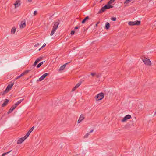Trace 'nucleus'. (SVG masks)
I'll return each instance as SVG.
<instances>
[{
	"label": "nucleus",
	"instance_id": "1",
	"mask_svg": "<svg viewBox=\"0 0 156 156\" xmlns=\"http://www.w3.org/2000/svg\"><path fill=\"white\" fill-rule=\"evenodd\" d=\"M104 94L102 92H101L96 95L95 97V98L96 99H98L96 100L97 101H98L102 100L104 98Z\"/></svg>",
	"mask_w": 156,
	"mask_h": 156
},
{
	"label": "nucleus",
	"instance_id": "2",
	"mask_svg": "<svg viewBox=\"0 0 156 156\" xmlns=\"http://www.w3.org/2000/svg\"><path fill=\"white\" fill-rule=\"evenodd\" d=\"M111 7H112L111 6H108L107 5H106L103 7H102L101 8V9L98 12V13H102L105 11L106 9L111 8Z\"/></svg>",
	"mask_w": 156,
	"mask_h": 156
},
{
	"label": "nucleus",
	"instance_id": "3",
	"mask_svg": "<svg viewBox=\"0 0 156 156\" xmlns=\"http://www.w3.org/2000/svg\"><path fill=\"white\" fill-rule=\"evenodd\" d=\"M111 7H112L111 6H108L107 5H106L103 7H102L101 8V9L98 12V13H102L105 11L106 9L111 8Z\"/></svg>",
	"mask_w": 156,
	"mask_h": 156
},
{
	"label": "nucleus",
	"instance_id": "4",
	"mask_svg": "<svg viewBox=\"0 0 156 156\" xmlns=\"http://www.w3.org/2000/svg\"><path fill=\"white\" fill-rule=\"evenodd\" d=\"M142 60L146 65L150 66L151 64L150 60L148 58H143Z\"/></svg>",
	"mask_w": 156,
	"mask_h": 156
},
{
	"label": "nucleus",
	"instance_id": "5",
	"mask_svg": "<svg viewBox=\"0 0 156 156\" xmlns=\"http://www.w3.org/2000/svg\"><path fill=\"white\" fill-rule=\"evenodd\" d=\"M140 21H136L134 22L130 21L129 22L128 24L129 25H138L140 24Z\"/></svg>",
	"mask_w": 156,
	"mask_h": 156
},
{
	"label": "nucleus",
	"instance_id": "6",
	"mask_svg": "<svg viewBox=\"0 0 156 156\" xmlns=\"http://www.w3.org/2000/svg\"><path fill=\"white\" fill-rule=\"evenodd\" d=\"M27 138L25 135L23 137L20 138L17 141V144H21Z\"/></svg>",
	"mask_w": 156,
	"mask_h": 156
},
{
	"label": "nucleus",
	"instance_id": "7",
	"mask_svg": "<svg viewBox=\"0 0 156 156\" xmlns=\"http://www.w3.org/2000/svg\"><path fill=\"white\" fill-rule=\"evenodd\" d=\"M131 117V115H127L124 117V118L122 120V122H124L126 120L130 119Z\"/></svg>",
	"mask_w": 156,
	"mask_h": 156
},
{
	"label": "nucleus",
	"instance_id": "8",
	"mask_svg": "<svg viewBox=\"0 0 156 156\" xmlns=\"http://www.w3.org/2000/svg\"><path fill=\"white\" fill-rule=\"evenodd\" d=\"M30 71V70H26L23 73H22L19 76H18L17 78H16V80L20 78V77L26 75Z\"/></svg>",
	"mask_w": 156,
	"mask_h": 156
},
{
	"label": "nucleus",
	"instance_id": "9",
	"mask_svg": "<svg viewBox=\"0 0 156 156\" xmlns=\"http://www.w3.org/2000/svg\"><path fill=\"white\" fill-rule=\"evenodd\" d=\"M20 0H16L14 4V5H15V8H16L20 5Z\"/></svg>",
	"mask_w": 156,
	"mask_h": 156
},
{
	"label": "nucleus",
	"instance_id": "10",
	"mask_svg": "<svg viewBox=\"0 0 156 156\" xmlns=\"http://www.w3.org/2000/svg\"><path fill=\"white\" fill-rule=\"evenodd\" d=\"M48 75V73H46L45 74H44L38 80H37V81H41L42 80H43V79H44Z\"/></svg>",
	"mask_w": 156,
	"mask_h": 156
},
{
	"label": "nucleus",
	"instance_id": "11",
	"mask_svg": "<svg viewBox=\"0 0 156 156\" xmlns=\"http://www.w3.org/2000/svg\"><path fill=\"white\" fill-rule=\"evenodd\" d=\"M14 84L13 83H11V84H9L6 89L5 90V91H9L12 88Z\"/></svg>",
	"mask_w": 156,
	"mask_h": 156
},
{
	"label": "nucleus",
	"instance_id": "12",
	"mask_svg": "<svg viewBox=\"0 0 156 156\" xmlns=\"http://www.w3.org/2000/svg\"><path fill=\"white\" fill-rule=\"evenodd\" d=\"M84 119V115L83 114H81L80 117H79V118L78 121V123H79L81 122L83 120V119Z\"/></svg>",
	"mask_w": 156,
	"mask_h": 156
},
{
	"label": "nucleus",
	"instance_id": "13",
	"mask_svg": "<svg viewBox=\"0 0 156 156\" xmlns=\"http://www.w3.org/2000/svg\"><path fill=\"white\" fill-rule=\"evenodd\" d=\"M16 106L15 104L12 105L9 110L8 112V113L9 114L11 113L16 108Z\"/></svg>",
	"mask_w": 156,
	"mask_h": 156
},
{
	"label": "nucleus",
	"instance_id": "14",
	"mask_svg": "<svg viewBox=\"0 0 156 156\" xmlns=\"http://www.w3.org/2000/svg\"><path fill=\"white\" fill-rule=\"evenodd\" d=\"M34 129V126L32 127L27 132L25 136L27 138Z\"/></svg>",
	"mask_w": 156,
	"mask_h": 156
},
{
	"label": "nucleus",
	"instance_id": "15",
	"mask_svg": "<svg viewBox=\"0 0 156 156\" xmlns=\"http://www.w3.org/2000/svg\"><path fill=\"white\" fill-rule=\"evenodd\" d=\"M70 63V62L66 63L64 65H63L62 66H61L59 69V71L63 70L65 68L66 65L67 64H68V63Z\"/></svg>",
	"mask_w": 156,
	"mask_h": 156
},
{
	"label": "nucleus",
	"instance_id": "16",
	"mask_svg": "<svg viewBox=\"0 0 156 156\" xmlns=\"http://www.w3.org/2000/svg\"><path fill=\"white\" fill-rule=\"evenodd\" d=\"M26 26L25 22L22 21L20 25V28H24Z\"/></svg>",
	"mask_w": 156,
	"mask_h": 156
},
{
	"label": "nucleus",
	"instance_id": "17",
	"mask_svg": "<svg viewBox=\"0 0 156 156\" xmlns=\"http://www.w3.org/2000/svg\"><path fill=\"white\" fill-rule=\"evenodd\" d=\"M9 101V100L8 99H6L4 103L2 105V107H4L5 106L7 105Z\"/></svg>",
	"mask_w": 156,
	"mask_h": 156
},
{
	"label": "nucleus",
	"instance_id": "18",
	"mask_svg": "<svg viewBox=\"0 0 156 156\" xmlns=\"http://www.w3.org/2000/svg\"><path fill=\"white\" fill-rule=\"evenodd\" d=\"M59 23L58 22H55L54 23V24L53 27V28H55L56 29H57Z\"/></svg>",
	"mask_w": 156,
	"mask_h": 156
},
{
	"label": "nucleus",
	"instance_id": "19",
	"mask_svg": "<svg viewBox=\"0 0 156 156\" xmlns=\"http://www.w3.org/2000/svg\"><path fill=\"white\" fill-rule=\"evenodd\" d=\"M89 19V17L88 16H86L82 21V24L84 23L85 22Z\"/></svg>",
	"mask_w": 156,
	"mask_h": 156
},
{
	"label": "nucleus",
	"instance_id": "20",
	"mask_svg": "<svg viewBox=\"0 0 156 156\" xmlns=\"http://www.w3.org/2000/svg\"><path fill=\"white\" fill-rule=\"evenodd\" d=\"M24 100V99H23L20 100L18 101L16 103L15 105L16 106H17L18 105L20 104Z\"/></svg>",
	"mask_w": 156,
	"mask_h": 156
},
{
	"label": "nucleus",
	"instance_id": "21",
	"mask_svg": "<svg viewBox=\"0 0 156 156\" xmlns=\"http://www.w3.org/2000/svg\"><path fill=\"white\" fill-rule=\"evenodd\" d=\"M110 25L109 23L107 22L105 24V28L108 30L109 28Z\"/></svg>",
	"mask_w": 156,
	"mask_h": 156
},
{
	"label": "nucleus",
	"instance_id": "22",
	"mask_svg": "<svg viewBox=\"0 0 156 156\" xmlns=\"http://www.w3.org/2000/svg\"><path fill=\"white\" fill-rule=\"evenodd\" d=\"M56 30V29L55 28H53L50 34V35L51 36H52L54 34Z\"/></svg>",
	"mask_w": 156,
	"mask_h": 156
},
{
	"label": "nucleus",
	"instance_id": "23",
	"mask_svg": "<svg viewBox=\"0 0 156 156\" xmlns=\"http://www.w3.org/2000/svg\"><path fill=\"white\" fill-rule=\"evenodd\" d=\"M113 1H111V0H110L108 2V3L107 4H106L108 6H111V7H111V8H112L113 7V6H112L110 4H111L112 2H113Z\"/></svg>",
	"mask_w": 156,
	"mask_h": 156
},
{
	"label": "nucleus",
	"instance_id": "24",
	"mask_svg": "<svg viewBox=\"0 0 156 156\" xmlns=\"http://www.w3.org/2000/svg\"><path fill=\"white\" fill-rule=\"evenodd\" d=\"M16 28L15 27H13L11 30V33L12 34H14L16 32Z\"/></svg>",
	"mask_w": 156,
	"mask_h": 156
},
{
	"label": "nucleus",
	"instance_id": "25",
	"mask_svg": "<svg viewBox=\"0 0 156 156\" xmlns=\"http://www.w3.org/2000/svg\"><path fill=\"white\" fill-rule=\"evenodd\" d=\"M43 62H40V63H39V64H38L37 66V68H39L40 67H41V66L43 64Z\"/></svg>",
	"mask_w": 156,
	"mask_h": 156
},
{
	"label": "nucleus",
	"instance_id": "26",
	"mask_svg": "<svg viewBox=\"0 0 156 156\" xmlns=\"http://www.w3.org/2000/svg\"><path fill=\"white\" fill-rule=\"evenodd\" d=\"M12 151V150L9 151L8 152H7L6 153H3L2 154V155H1V156H5L6 155V154H9V153H10V152H11Z\"/></svg>",
	"mask_w": 156,
	"mask_h": 156
},
{
	"label": "nucleus",
	"instance_id": "27",
	"mask_svg": "<svg viewBox=\"0 0 156 156\" xmlns=\"http://www.w3.org/2000/svg\"><path fill=\"white\" fill-rule=\"evenodd\" d=\"M81 82H80L77 84L75 86L77 88L81 84Z\"/></svg>",
	"mask_w": 156,
	"mask_h": 156
},
{
	"label": "nucleus",
	"instance_id": "28",
	"mask_svg": "<svg viewBox=\"0 0 156 156\" xmlns=\"http://www.w3.org/2000/svg\"><path fill=\"white\" fill-rule=\"evenodd\" d=\"M8 91H5V90L3 92H1L0 93V95H4L6 93L8 92Z\"/></svg>",
	"mask_w": 156,
	"mask_h": 156
},
{
	"label": "nucleus",
	"instance_id": "29",
	"mask_svg": "<svg viewBox=\"0 0 156 156\" xmlns=\"http://www.w3.org/2000/svg\"><path fill=\"white\" fill-rule=\"evenodd\" d=\"M38 62H37V61L36 60L35 61V62H34L33 65V66L34 67L37 64V63Z\"/></svg>",
	"mask_w": 156,
	"mask_h": 156
},
{
	"label": "nucleus",
	"instance_id": "30",
	"mask_svg": "<svg viewBox=\"0 0 156 156\" xmlns=\"http://www.w3.org/2000/svg\"><path fill=\"white\" fill-rule=\"evenodd\" d=\"M131 0H126L124 2L125 4H128L129 3L130 1Z\"/></svg>",
	"mask_w": 156,
	"mask_h": 156
},
{
	"label": "nucleus",
	"instance_id": "31",
	"mask_svg": "<svg viewBox=\"0 0 156 156\" xmlns=\"http://www.w3.org/2000/svg\"><path fill=\"white\" fill-rule=\"evenodd\" d=\"M90 135V133H87L84 136V138H87L88 137V136Z\"/></svg>",
	"mask_w": 156,
	"mask_h": 156
},
{
	"label": "nucleus",
	"instance_id": "32",
	"mask_svg": "<svg viewBox=\"0 0 156 156\" xmlns=\"http://www.w3.org/2000/svg\"><path fill=\"white\" fill-rule=\"evenodd\" d=\"M111 19L113 21H116V18L115 17H111Z\"/></svg>",
	"mask_w": 156,
	"mask_h": 156
},
{
	"label": "nucleus",
	"instance_id": "33",
	"mask_svg": "<svg viewBox=\"0 0 156 156\" xmlns=\"http://www.w3.org/2000/svg\"><path fill=\"white\" fill-rule=\"evenodd\" d=\"M91 74L92 77H94V76H95L96 73H91Z\"/></svg>",
	"mask_w": 156,
	"mask_h": 156
},
{
	"label": "nucleus",
	"instance_id": "34",
	"mask_svg": "<svg viewBox=\"0 0 156 156\" xmlns=\"http://www.w3.org/2000/svg\"><path fill=\"white\" fill-rule=\"evenodd\" d=\"M42 59V58L41 57H40L39 58H38L36 60L38 62H39V61H40L41 59Z\"/></svg>",
	"mask_w": 156,
	"mask_h": 156
},
{
	"label": "nucleus",
	"instance_id": "35",
	"mask_svg": "<svg viewBox=\"0 0 156 156\" xmlns=\"http://www.w3.org/2000/svg\"><path fill=\"white\" fill-rule=\"evenodd\" d=\"M46 44H44L41 47V48L39 49V50L41 48H43L44 47H45L46 46Z\"/></svg>",
	"mask_w": 156,
	"mask_h": 156
},
{
	"label": "nucleus",
	"instance_id": "36",
	"mask_svg": "<svg viewBox=\"0 0 156 156\" xmlns=\"http://www.w3.org/2000/svg\"><path fill=\"white\" fill-rule=\"evenodd\" d=\"M77 88V87H74L72 89V91H74Z\"/></svg>",
	"mask_w": 156,
	"mask_h": 156
},
{
	"label": "nucleus",
	"instance_id": "37",
	"mask_svg": "<svg viewBox=\"0 0 156 156\" xmlns=\"http://www.w3.org/2000/svg\"><path fill=\"white\" fill-rule=\"evenodd\" d=\"M74 33H75V31H73V30L71 32V34L72 35L74 34Z\"/></svg>",
	"mask_w": 156,
	"mask_h": 156
},
{
	"label": "nucleus",
	"instance_id": "38",
	"mask_svg": "<svg viewBox=\"0 0 156 156\" xmlns=\"http://www.w3.org/2000/svg\"><path fill=\"white\" fill-rule=\"evenodd\" d=\"M37 13V11H34V15H36Z\"/></svg>",
	"mask_w": 156,
	"mask_h": 156
},
{
	"label": "nucleus",
	"instance_id": "39",
	"mask_svg": "<svg viewBox=\"0 0 156 156\" xmlns=\"http://www.w3.org/2000/svg\"><path fill=\"white\" fill-rule=\"evenodd\" d=\"M96 77L98 78L99 77H100V75L99 74H96Z\"/></svg>",
	"mask_w": 156,
	"mask_h": 156
},
{
	"label": "nucleus",
	"instance_id": "40",
	"mask_svg": "<svg viewBox=\"0 0 156 156\" xmlns=\"http://www.w3.org/2000/svg\"><path fill=\"white\" fill-rule=\"evenodd\" d=\"M39 44L38 43H37V44H35V45H34V46L35 47H37V46H39Z\"/></svg>",
	"mask_w": 156,
	"mask_h": 156
},
{
	"label": "nucleus",
	"instance_id": "41",
	"mask_svg": "<svg viewBox=\"0 0 156 156\" xmlns=\"http://www.w3.org/2000/svg\"><path fill=\"white\" fill-rule=\"evenodd\" d=\"M79 27L78 26H76L75 27V29H77L79 28Z\"/></svg>",
	"mask_w": 156,
	"mask_h": 156
},
{
	"label": "nucleus",
	"instance_id": "42",
	"mask_svg": "<svg viewBox=\"0 0 156 156\" xmlns=\"http://www.w3.org/2000/svg\"><path fill=\"white\" fill-rule=\"evenodd\" d=\"M100 23V22L99 21H98L97 23H96L95 25L96 26H98V24Z\"/></svg>",
	"mask_w": 156,
	"mask_h": 156
},
{
	"label": "nucleus",
	"instance_id": "43",
	"mask_svg": "<svg viewBox=\"0 0 156 156\" xmlns=\"http://www.w3.org/2000/svg\"><path fill=\"white\" fill-rule=\"evenodd\" d=\"M93 131V130L92 129V130H91L89 133H90V134L91 133H92Z\"/></svg>",
	"mask_w": 156,
	"mask_h": 156
},
{
	"label": "nucleus",
	"instance_id": "44",
	"mask_svg": "<svg viewBox=\"0 0 156 156\" xmlns=\"http://www.w3.org/2000/svg\"><path fill=\"white\" fill-rule=\"evenodd\" d=\"M32 0H28V1L29 2H31Z\"/></svg>",
	"mask_w": 156,
	"mask_h": 156
},
{
	"label": "nucleus",
	"instance_id": "45",
	"mask_svg": "<svg viewBox=\"0 0 156 156\" xmlns=\"http://www.w3.org/2000/svg\"><path fill=\"white\" fill-rule=\"evenodd\" d=\"M103 0H101V1H100V2H102Z\"/></svg>",
	"mask_w": 156,
	"mask_h": 156
},
{
	"label": "nucleus",
	"instance_id": "46",
	"mask_svg": "<svg viewBox=\"0 0 156 156\" xmlns=\"http://www.w3.org/2000/svg\"><path fill=\"white\" fill-rule=\"evenodd\" d=\"M111 1H113V2H114L115 0H111Z\"/></svg>",
	"mask_w": 156,
	"mask_h": 156
},
{
	"label": "nucleus",
	"instance_id": "47",
	"mask_svg": "<svg viewBox=\"0 0 156 156\" xmlns=\"http://www.w3.org/2000/svg\"><path fill=\"white\" fill-rule=\"evenodd\" d=\"M156 114V112H155V114H154V115H155Z\"/></svg>",
	"mask_w": 156,
	"mask_h": 156
}]
</instances>
